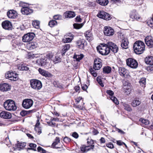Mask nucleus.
<instances>
[{"mask_svg":"<svg viewBox=\"0 0 153 153\" xmlns=\"http://www.w3.org/2000/svg\"><path fill=\"white\" fill-rule=\"evenodd\" d=\"M39 21L37 20L33 21L32 23L33 26L36 28H39Z\"/></svg>","mask_w":153,"mask_h":153,"instance_id":"42","label":"nucleus"},{"mask_svg":"<svg viewBox=\"0 0 153 153\" xmlns=\"http://www.w3.org/2000/svg\"><path fill=\"white\" fill-rule=\"evenodd\" d=\"M27 114V112L25 111H23L21 112L20 114L22 116H25Z\"/></svg>","mask_w":153,"mask_h":153,"instance_id":"62","label":"nucleus"},{"mask_svg":"<svg viewBox=\"0 0 153 153\" xmlns=\"http://www.w3.org/2000/svg\"><path fill=\"white\" fill-rule=\"evenodd\" d=\"M53 56V54L52 53H48L46 55V58L48 59H49V62L50 61V59H52V58Z\"/></svg>","mask_w":153,"mask_h":153,"instance_id":"49","label":"nucleus"},{"mask_svg":"<svg viewBox=\"0 0 153 153\" xmlns=\"http://www.w3.org/2000/svg\"><path fill=\"white\" fill-rule=\"evenodd\" d=\"M4 106L6 110L9 111H15L17 108L15 102L11 100L6 101L4 103Z\"/></svg>","mask_w":153,"mask_h":153,"instance_id":"3","label":"nucleus"},{"mask_svg":"<svg viewBox=\"0 0 153 153\" xmlns=\"http://www.w3.org/2000/svg\"><path fill=\"white\" fill-rule=\"evenodd\" d=\"M7 15L9 18L15 19L17 16V13L14 10H9L7 12Z\"/></svg>","mask_w":153,"mask_h":153,"instance_id":"19","label":"nucleus"},{"mask_svg":"<svg viewBox=\"0 0 153 153\" xmlns=\"http://www.w3.org/2000/svg\"><path fill=\"white\" fill-rule=\"evenodd\" d=\"M123 88L127 94H129L131 91L132 86L131 84L128 81L125 80L123 82Z\"/></svg>","mask_w":153,"mask_h":153,"instance_id":"7","label":"nucleus"},{"mask_svg":"<svg viewBox=\"0 0 153 153\" xmlns=\"http://www.w3.org/2000/svg\"><path fill=\"white\" fill-rule=\"evenodd\" d=\"M124 109L128 111H132V109L130 106L127 104H124Z\"/></svg>","mask_w":153,"mask_h":153,"instance_id":"45","label":"nucleus"},{"mask_svg":"<svg viewBox=\"0 0 153 153\" xmlns=\"http://www.w3.org/2000/svg\"><path fill=\"white\" fill-rule=\"evenodd\" d=\"M46 122L48 123L49 126H55V123L53 122L52 121V119H51L49 121H47Z\"/></svg>","mask_w":153,"mask_h":153,"instance_id":"52","label":"nucleus"},{"mask_svg":"<svg viewBox=\"0 0 153 153\" xmlns=\"http://www.w3.org/2000/svg\"><path fill=\"white\" fill-rule=\"evenodd\" d=\"M72 136L75 138L77 139L79 137L78 134L75 132H73L72 134Z\"/></svg>","mask_w":153,"mask_h":153,"instance_id":"58","label":"nucleus"},{"mask_svg":"<svg viewBox=\"0 0 153 153\" xmlns=\"http://www.w3.org/2000/svg\"><path fill=\"white\" fill-rule=\"evenodd\" d=\"M111 71V68L110 67H105L103 69V73L108 74L110 73Z\"/></svg>","mask_w":153,"mask_h":153,"instance_id":"38","label":"nucleus"},{"mask_svg":"<svg viewBox=\"0 0 153 153\" xmlns=\"http://www.w3.org/2000/svg\"><path fill=\"white\" fill-rule=\"evenodd\" d=\"M35 62V63L37 64L38 65H41L42 63L41 61V59L36 60Z\"/></svg>","mask_w":153,"mask_h":153,"instance_id":"63","label":"nucleus"},{"mask_svg":"<svg viewBox=\"0 0 153 153\" xmlns=\"http://www.w3.org/2000/svg\"><path fill=\"white\" fill-rule=\"evenodd\" d=\"M0 117L5 119H10L11 118L12 115L10 112L2 111L0 113Z\"/></svg>","mask_w":153,"mask_h":153,"instance_id":"22","label":"nucleus"},{"mask_svg":"<svg viewBox=\"0 0 153 153\" xmlns=\"http://www.w3.org/2000/svg\"><path fill=\"white\" fill-rule=\"evenodd\" d=\"M37 46V44L35 42H32L27 45V48L30 50H32L36 48Z\"/></svg>","mask_w":153,"mask_h":153,"instance_id":"28","label":"nucleus"},{"mask_svg":"<svg viewBox=\"0 0 153 153\" xmlns=\"http://www.w3.org/2000/svg\"><path fill=\"white\" fill-rule=\"evenodd\" d=\"M88 88L87 85L85 84L82 85V88L83 90L85 91Z\"/></svg>","mask_w":153,"mask_h":153,"instance_id":"64","label":"nucleus"},{"mask_svg":"<svg viewBox=\"0 0 153 153\" xmlns=\"http://www.w3.org/2000/svg\"><path fill=\"white\" fill-rule=\"evenodd\" d=\"M73 39V35L71 34L70 36H68L63 39L62 41L64 43L71 42Z\"/></svg>","mask_w":153,"mask_h":153,"instance_id":"33","label":"nucleus"},{"mask_svg":"<svg viewBox=\"0 0 153 153\" xmlns=\"http://www.w3.org/2000/svg\"><path fill=\"white\" fill-rule=\"evenodd\" d=\"M106 146L109 148L112 149L114 148L113 144L112 143H109L106 145Z\"/></svg>","mask_w":153,"mask_h":153,"instance_id":"61","label":"nucleus"},{"mask_svg":"<svg viewBox=\"0 0 153 153\" xmlns=\"http://www.w3.org/2000/svg\"><path fill=\"white\" fill-rule=\"evenodd\" d=\"M21 12L24 15H28L33 12L32 9L27 7L22 6Z\"/></svg>","mask_w":153,"mask_h":153,"instance_id":"18","label":"nucleus"},{"mask_svg":"<svg viewBox=\"0 0 153 153\" xmlns=\"http://www.w3.org/2000/svg\"><path fill=\"white\" fill-rule=\"evenodd\" d=\"M128 40L127 39H124L122 41L121 46L124 49H126L128 47Z\"/></svg>","mask_w":153,"mask_h":153,"instance_id":"32","label":"nucleus"},{"mask_svg":"<svg viewBox=\"0 0 153 153\" xmlns=\"http://www.w3.org/2000/svg\"><path fill=\"white\" fill-rule=\"evenodd\" d=\"M35 36V34L32 33L26 34L22 37V41L24 42H29L32 40Z\"/></svg>","mask_w":153,"mask_h":153,"instance_id":"8","label":"nucleus"},{"mask_svg":"<svg viewBox=\"0 0 153 153\" xmlns=\"http://www.w3.org/2000/svg\"><path fill=\"white\" fill-rule=\"evenodd\" d=\"M63 140L65 142L67 143L71 141V139L67 137H65L64 138Z\"/></svg>","mask_w":153,"mask_h":153,"instance_id":"60","label":"nucleus"},{"mask_svg":"<svg viewBox=\"0 0 153 153\" xmlns=\"http://www.w3.org/2000/svg\"><path fill=\"white\" fill-rule=\"evenodd\" d=\"M133 48L134 51L136 53L140 54L145 50V45L143 42L137 41L134 44Z\"/></svg>","mask_w":153,"mask_h":153,"instance_id":"1","label":"nucleus"},{"mask_svg":"<svg viewBox=\"0 0 153 153\" xmlns=\"http://www.w3.org/2000/svg\"><path fill=\"white\" fill-rule=\"evenodd\" d=\"M2 26L5 29L9 30L11 28L12 24L10 22L5 21L2 22Z\"/></svg>","mask_w":153,"mask_h":153,"instance_id":"21","label":"nucleus"},{"mask_svg":"<svg viewBox=\"0 0 153 153\" xmlns=\"http://www.w3.org/2000/svg\"><path fill=\"white\" fill-rule=\"evenodd\" d=\"M97 48L98 52L103 55H107L110 52V48L108 45V42L106 43L101 44Z\"/></svg>","mask_w":153,"mask_h":153,"instance_id":"2","label":"nucleus"},{"mask_svg":"<svg viewBox=\"0 0 153 153\" xmlns=\"http://www.w3.org/2000/svg\"><path fill=\"white\" fill-rule=\"evenodd\" d=\"M96 70L94 68H91L90 69V71L91 73L94 77H96L97 76V74L96 71Z\"/></svg>","mask_w":153,"mask_h":153,"instance_id":"43","label":"nucleus"},{"mask_svg":"<svg viewBox=\"0 0 153 153\" xmlns=\"http://www.w3.org/2000/svg\"><path fill=\"white\" fill-rule=\"evenodd\" d=\"M87 143L89 145L88 146H94V145H93L94 142L93 140L90 139L88 140L87 141Z\"/></svg>","mask_w":153,"mask_h":153,"instance_id":"55","label":"nucleus"},{"mask_svg":"<svg viewBox=\"0 0 153 153\" xmlns=\"http://www.w3.org/2000/svg\"><path fill=\"white\" fill-rule=\"evenodd\" d=\"M41 65L44 66L46 64L49 62V59H48L46 58H45L41 59Z\"/></svg>","mask_w":153,"mask_h":153,"instance_id":"44","label":"nucleus"},{"mask_svg":"<svg viewBox=\"0 0 153 153\" xmlns=\"http://www.w3.org/2000/svg\"><path fill=\"white\" fill-rule=\"evenodd\" d=\"M118 72L121 76L127 78L129 76L128 71L124 68L120 67L119 68Z\"/></svg>","mask_w":153,"mask_h":153,"instance_id":"12","label":"nucleus"},{"mask_svg":"<svg viewBox=\"0 0 153 153\" xmlns=\"http://www.w3.org/2000/svg\"><path fill=\"white\" fill-rule=\"evenodd\" d=\"M103 31L104 34L107 36H112L114 33V29L111 27L109 26H105L104 27Z\"/></svg>","mask_w":153,"mask_h":153,"instance_id":"10","label":"nucleus"},{"mask_svg":"<svg viewBox=\"0 0 153 153\" xmlns=\"http://www.w3.org/2000/svg\"><path fill=\"white\" fill-rule=\"evenodd\" d=\"M97 2L100 5L102 6H105L108 3V0H96Z\"/></svg>","mask_w":153,"mask_h":153,"instance_id":"36","label":"nucleus"},{"mask_svg":"<svg viewBox=\"0 0 153 153\" xmlns=\"http://www.w3.org/2000/svg\"><path fill=\"white\" fill-rule=\"evenodd\" d=\"M83 25L82 24H74L73 26L74 28L76 29H79L81 28L83 26Z\"/></svg>","mask_w":153,"mask_h":153,"instance_id":"47","label":"nucleus"},{"mask_svg":"<svg viewBox=\"0 0 153 153\" xmlns=\"http://www.w3.org/2000/svg\"><path fill=\"white\" fill-rule=\"evenodd\" d=\"M97 82L102 87H103L104 86V85L102 83V81L98 77L97 78Z\"/></svg>","mask_w":153,"mask_h":153,"instance_id":"57","label":"nucleus"},{"mask_svg":"<svg viewBox=\"0 0 153 153\" xmlns=\"http://www.w3.org/2000/svg\"><path fill=\"white\" fill-rule=\"evenodd\" d=\"M19 44V42H18L17 40H13L12 45L15 47H17Z\"/></svg>","mask_w":153,"mask_h":153,"instance_id":"50","label":"nucleus"},{"mask_svg":"<svg viewBox=\"0 0 153 153\" xmlns=\"http://www.w3.org/2000/svg\"><path fill=\"white\" fill-rule=\"evenodd\" d=\"M57 22L56 21L54 20H52L49 22L48 23V25L51 27H53L55 25H57Z\"/></svg>","mask_w":153,"mask_h":153,"instance_id":"46","label":"nucleus"},{"mask_svg":"<svg viewBox=\"0 0 153 153\" xmlns=\"http://www.w3.org/2000/svg\"><path fill=\"white\" fill-rule=\"evenodd\" d=\"M17 68L19 70L27 71L29 69V68L25 64L18 65L17 66Z\"/></svg>","mask_w":153,"mask_h":153,"instance_id":"34","label":"nucleus"},{"mask_svg":"<svg viewBox=\"0 0 153 153\" xmlns=\"http://www.w3.org/2000/svg\"><path fill=\"white\" fill-rule=\"evenodd\" d=\"M94 146H88L82 145L80 147L81 151L83 153H86L89 151L93 150Z\"/></svg>","mask_w":153,"mask_h":153,"instance_id":"13","label":"nucleus"},{"mask_svg":"<svg viewBox=\"0 0 153 153\" xmlns=\"http://www.w3.org/2000/svg\"><path fill=\"white\" fill-rule=\"evenodd\" d=\"M65 18H72L75 16V13L73 11H68L65 12Z\"/></svg>","mask_w":153,"mask_h":153,"instance_id":"31","label":"nucleus"},{"mask_svg":"<svg viewBox=\"0 0 153 153\" xmlns=\"http://www.w3.org/2000/svg\"><path fill=\"white\" fill-rule=\"evenodd\" d=\"M29 146L30 147V148H28L27 149V151H28L29 150H32L34 151H36V145L34 143H30L29 144Z\"/></svg>","mask_w":153,"mask_h":153,"instance_id":"39","label":"nucleus"},{"mask_svg":"<svg viewBox=\"0 0 153 153\" xmlns=\"http://www.w3.org/2000/svg\"><path fill=\"white\" fill-rule=\"evenodd\" d=\"M127 66L132 68H136L138 66V63L136 60L132 58H129L126 59Z\"/></svg>","mask_w":153,"mask_h":153,"instance_id":"5","label":"nucleus"},{"mask_svg":"<svg viewBox=\"0 0 153 153\" xmlns=\"http://www.w3.org/2000/svg\"><path fill=\"white\" fill-rule=\"evenodd\" d=\"M106 93L110 96L109 97L113 102L117 105L119 104V102L117 98L113 96L114 93L112 91L110 90H107Z\"/></svg>","mask_w":153,"mask_h":153,"instance_id":"15","label":"nucleus"},{"mask_svg":"<svg viewBox=\"0 0 153 153\" xmlns=\"http://www.w3.org/2000/svg\"><path fill=\"white\" fill-rule=\"evenodd\" d=\"M53 62L57 63L61 62V60L59 56H55V59H53Z\"/></svg>","mask_w":153,"mask_h":153,"instance_id":"51","label":"nucleus"},{"mask_svg":"<svg viewBox=\"0 0 153 153\" xmlns=\"http://www.w3.org/2000/svg\"><path fill=\"white\" fill-rule=\"evenodd\" d=\"M30 85L32 88L35 90H39L42 87L41 82L37 79H32L30 80Z\"/></svg>","mask_w":153,"mask_h":153,"instance_id":"4","label":"nucleus"},{"mask_svg":"<svg viewBox=\"0 0 153 153\" xmlns=\"http://www.w3.org/2000/svg\"><path fill=\"white\" fill-rule=\"evenodd\" d=\"M26 145V143L24 142L19 143H17V147L18 148L20 149H22Z\"/></svg>","mask_w":153,"mask_h":153,"instance_id":"41","label":"nucleus"},{"mask_svg":"<svg viewBox=\"0 0 153 153\" xmlns=\"http://www.w3.org/2000/svg\"><path fill=\"white\" fill-rule=\"evenodd\" d=\"M5 77L10 80L16 81L18 79V75L14 71H8L5 74Z\"/></svg>","mask_w":153,"mask_h":153,"instance_id":"6","label":"nucleus"},{"mask_svg":"<svg viewBox=\"0 0 153 153\" xmlns=\"http://www.w3.org/2000/svg\"><path fill=\"white\" fill-rule=\"evenodd\" d=\"M59 144H60V139L59 137H57L55 139V141L52 144V146L53 148L61 149V150H58L59 152H60L63 150V149L62 147V145H60L59 146H57V145Z\"/></svg>","mask_w":153,"mask_h":153,"instance_id":"16","label":"nucleus"},{"mask_svg":"<svg viewBox=\"0 0 153 153\" xmlns=\"http://www.w3.org/2000/svg\"><path fill=\"white\" fill-rule=\"evenodd\" d=\"M37 150L39 152L42 153H46V151L40 146L38 147Z\"/></svg>","mask_w":153,"mask_h":153,"instance_id":"53","label":"nucleus"},{"mask_svg":"<svg viewBox=\"0 0 153 153\" xmlns=\"http://www.w3.org/2000/svg\"><path fill=\"white\" fill-rule=\"evenodd\" d=\"M73 65L75 69H76L79 66V63L77 61H74Z\"/></svg>","mask_w":153,"mask_h":153,"instance_id":"59","label":"nucleus"},{"mask_svg":"<svg viewBox=\"0 0 153 153\" xmlns=\"http://www.w3.org/2000/svg\"><path fill=\"white\" fill-rule=\"evenodd\" d=\"M39 56V55L38 54H33L29 55V58H36Z\"/></svg>","mask_w":153,"mask_h":153,"instance_id":"56","label":"nucleus"},{"mask_svg":"<svg viewBox=\"0 0 153 153\" xmlns=\"http://www.w3.org/2000/svg\"><path fill=\"white\" fill-rule=\"evenodd\" d=\"M141 103V101L138 100L134 99L131 102V105L133 107H136L139 105Z\"/></svg>","mask_w":153,"mask_h":153,"instance_id":"35","label":"nucleus"},{"mask_svg":"<svg viewBox=\"0 0 153 153\" xmlns=\"http://www.w3.org/2000/svg\"><path fill=\"white\" fill-rule=\"evenodd\" d=\"M33 103V102L32 100L30 99H27L23 100L22 105L24 108L28 109L32 106Z\"/></svg>","mask_w":153,"mask_h":153,"instance_id":"11","label":"nucleus"},{"mask_svg":"<svg viewBox=\"0 0 153 153\" xmlns=\"http://www.w3.org/2000/svg\"><path fill=\"white\" fill-rule=\"evenodd\" d=\"M146 63L149 65H153V57L148 56L145 58Z\"/></svg>","mask_w":153,"mask_h":153,"instance_id":"29","label":"nucleus"},{"mask_svg":"<svg viewBox=\"0 0 153 153\" xmlns=\"http://www.w3.org/2000/svg\"><path fill=\"white\" fill-rule=\"evenodd\" d=\"M38 71L39 73L42 76L46 77H51L52 75L48 71L41 68H39Z\"/></svg>","mask_w":153,"mask_h":153,"instance_id":"27","label":"nucleus"},{"mask_svg":"<svg viewBox=\"0 0 153 153\" xmlns=\"http://www.w3.org/2000/svg\"><path fill=\"white\" fill-rule=\"evenodd\" d=\"M84 35L86 39L89 41H91L93 39V34L90 30L85 32Z\"/></svg>","mask_w":153,"mask_h":153,"instance_id":"26","label":"nucleus"},{"mask_svg":"<svg viewBox=\"0 0 153 153\" xmlns=\"http://www.w3.org/2000/svg\"><path fill=\"white\" fill-rule=\"evenodd\" d=\"M102 66L100 59H95L94 62V68L95 70L100 69Z\"/></svg>","mask_w":153,"mask_h":153,"instance_id":"20","label":"nucleus"},{"mask_svg":"<svg viewBox=\"0 0 153 153\" xmlns=\"http://www.w3.org/2000/svg\"><path fill=\"white\" fill-rule=\"evenodd\" d=\"M130 17L132 19L138 20L140 17L135 10H132L130 13Z\"/></svg>","mask_w":153,"mask_h":153,"instance_id":"24","label":"nucleus"},{"mask_svg":"<svg viewBox=\"0 0 153 153\" xmlns=\"http://www.w3.org/2000/svg\"><path fill=\"white\" fill-rule=\"evenodd\" d=\"M76 43L79 48L83 49L86 44V42L83 39H79L76 41Z\"/></svg>","mask_w":153,"mask_h":153,"instance_id":"25","label":"nucleus"},{"mask_svg":"<svg viewBox=\"0 0 153 153\" xmlns=\"http://www.w3.org/2000/svg\"><path fill=\"white\" fill-rule=\"evenodd\" d=\"M11 86L7 83L0 84V90L2 91H7L10 90Z\"/></svg>","mask_w":153,"mask_h":153,"instance_id":"23","label":"nucleus"},{"mask_svg":"<svg viewBox=\"0 0 153 153\" xmlns=\"http://www.w3.org/2000/svg\"><path fill=\"white\" fill-rule=\"evenodd\" d=\"M140 120L143 123L147 125H148L149 124L150 122L149 121L143 119H140Z\"/></svg>","mask_w":153,"mask_h":153,"instance_id":"48","label":"nucleus"},{"mask_svg":"<svg viewBox=\"0 0 153 153\" xmlns=\"http://www.w3.org/2000/svg\"><path fill=\"white\" fill-rule=\"evenodd\" d=\"M108 45L110 48V50L111 51L114 53H117L118 50V48L117 45L111 42H108Z\"/></svg>","mask_w":153,"mask_h":153,"instance_id":"14","label":"nucleus"},{"mask_svg":"<svg viewBox=\"0 0 153 153\" xmlns=\"http://www.w3.org/2000/svg\"><path fill=\"white\" fill-rule=\"evenodd\" d=\"M97 16L100 18L106 20H110L111 19L110 15L103 11H100L97 15Z\"/></svg>","mask_w":153,"mask_h":153,"instance_id":"9","label":"nucleus"},{"mask_svg":"<svg viewBox=\"0 0 153 153\" xmlns=\"http://www.w3.org/2000/svg\"><path fill=\"white\" fill-rule=\"evenodd\" d=\"M146 79L144 78H141L139 81V82L142 87H144L145 86Z\"/></svg>","mask_w":153,"mask_h":153,"instance_id":"40","label":"nucleus"},{"mask_svg":"<svg viewBox=\"0 0 153 153\" xmlns=\"http://www.w3.org/2000/svg\"><path fill=\"white\" fill-rule=\"evenodd\" d=\"M70 45L69 44H66L62 46V55L64 56L65 53L70 49Z\"/></svg>","mask_w":153,"mask_h":153,"instance_id":"30","label":"nucleus"},{"mask_svg":"<svg viewBox=\"0 0 153 153\" xmlns=\"http://www.w3.org/2000/svg\"><path fill=\"white\" fill-rule=\"evenodd\" d=\"M53 18L55 20H61L62 17L60 15H56L53 16Z\"/></svg>","mask_w":153,"mask_h":153,"instance_id":"54","label":"nucleus"},{"mask_svg":"<svg viewBox=\"0 0 153 153\" xmlns=\"http://www.w3.org/2000/svg\"><path fill=\"white\" fill-rule=\"evenodd\" d=\"M84 55L82 54H80L79 55L75 54L74 56V58L76 59V61L79 62L82 59Z\"/></svg>","mask_w":153,"mask_h":153,"instance_id":"37","label":"nucleus"},{"mask_svg":"<svg viewBox=\"0 0 153 153\" xmlns=\"http://www.w3.org/2000/svg\"><path fill=\"white\" fill-rule=\"evenodd\" d=\"M146 45L150 48L153 47V37L151 36H146L145 39Z\"/></svg>","mask_w":153,"mask_h":153,"instance_id":"17","label":"nucleus"}]
</instances>
